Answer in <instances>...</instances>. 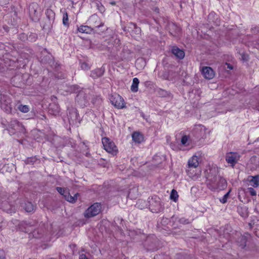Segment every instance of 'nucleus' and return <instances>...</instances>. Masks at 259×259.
I'll use <instances>...</instances> for the list:
<instances>
[{
    "mask_svg": "<svg viewBox=\"0 0 259 259\" xmlns=\"http://www.w3.org/2000/svg\"><path fill=\"white\" fill-rule=\"evenodd\" d=\"M208 188L212 191H219L224 190L227 185L226 180L218 175V171L215 168L209 169L207 177Z\"/></svg>",
    "mask_w": 259,
    "mask_h": 259,
    "instance_id": "nucleus-1",
    "label": "nucleus"
},
{
    "mask_svg": "<svg viewBox=\"0 0 259 259\" xmlns=\"http://www.w3.org/2000/svg\"><path fill=\"white\" fill-rule=\"evenodd\" d=\"M149 208L154 213H158L162 211L164 209V204L160 198L157 196L149 197L148 199Z\"/></svg>",
    "mask_w": 259,
    "mask_h": 259,
    "instance_id": "nucleus-2",
    "label": "nucleus"
},
{
    "mask_svg": "<svg viewBox=\"0 0 259 259\" xmlns=\"http://www.w3.org/2000/svg\"><path fill=\"white\" fill-rule=\"evenodd\" d=\"M143 245L147 251H154L159 248V241L155 235L152 234L147 237Z\"/></svg>",
    "mask_w": 259,
    "mask_h": 259,
    "instance_id": "nucleus-3",
    "label": "nucleus"
},
{
    "mask_svg": "<svg viewBox=\"0 0 259 259\" xmlns=\"http://www.w3.org/2000/svg\"><path fill=\"white\" fill-rule=\"evenodd\" d=\"M91 91L89 90H80L75 98V102L82 108L87 106L89 103Z\"/></svg>",
    "mask_w": 259,
    "mask_h": 259,
    "instance_id": "nucleus-4",
    "label": "nucleus"
},
{
    "mask_svg": "<svg viewBox=\"0 0 259 259\" xmlns=\"http://www.w3.org/2000/svg\"><path fill=\"white\" fill-rule=\"evenodd\" d=\"M67 116L69 124L71 126H78L81 121L77 110L73 107L67 109Z\"/></svg>",
    "mask_w": 259,
    "mask_h": 259,
    "instance_id": "nucleus-5",
    "label": "nucleus"
},
{
    "mask_svg": "<svg viewBox=\"0 0 259 259\" xmlns=\"http://www.w3.org/2000/svg\"><path fill=\"white\" fill-rule=\"evenodd\" d=\"M8 127L7 130L10 135L23 132L24 129L23 125L17 119H12L9 123Z\"/></svg>",
    "mask_w": 259,
    "mask_h": 259,
    "instance_id": "nucleus-6",
    "label": "nucleus"
},
{
    "mask_svg": "<svg viewBox=\"0 0 259 259\" xmlns=\"http://www.w3.org/2000/svg\"><path fill=\"white\" fill-rule=\"evenodd\" d=\"M104 149L108 153L115 155L117 154L118 150L114 143L109 138L104 137L102 139Z\"/></svg>",
    "mask_w": 259,
    "mask_h": 259,
    "instance_id": "nucleus-7",
    "label": "nucleus"
},
{
    "mask_svg": "<svg viewBox=\"0 0 259 259\" xmlns=\"http://www.w3.org/2000/svg\"><path fill=\"white\" fill-rule=\"evenodd\" d=\"M122 29L125 33H129L132 36L139 35L141 32V28L133 22L127 23L126 26H122Z\"/></svg>",
    "mask_w": 259,
    "mask_h": 259,
    "instance_id": "nucleus-8",
    "label": "nucleus"
},
{
    "mask_svg": "<svg viewBox=\"0 0 259 259\" xmlns=\"http://www.w3.org/2000/svg\"><path fill=\"white\" fill-rule=\"evenodd\" d=\"M101 207L100 203H94L85 210L84 217L86 218H90L97 215L100 213Z\"/></svg>",
    "mask_w": 259,
    "mask_h": 259,
    "instance_id": "nucleus-9",
    "label": "nucleus"
},
{
    "mask_svg": "<svg viewBox=\"0 0 259 259\" xmlns=\"http://www.w3.org/2000/svg\"><path fill=\"white\" fill-rule=\"evenodd\" d=\"M110 100L111 104L117 109H122L125 107L123 98L118 94L112 95Z\"/></svg>",
    "mask_w": 259,
    "mask_h": 259,
    "instance_id": "nucleus-10",
    "label": "nucleus"
},
{
    "mask_svg": "<svg viewBox=\"0 0 259 259\" xmlns=\"http://www.w3.org/2000/svg\"><path fill=\"white\" fill-rule=\"evenodd\" d=\"M39 6L37 3H33L29 6V14L31 19L34 22L39 20V12H38Z\"/></svg>",
    "mask_w": 259,
    "mask_h": 259,
    "instance_id": "nucleus-11",
    "label": "nucleus"
},
{
    "mask_svg": "<svg viewBox=\"0 0 259 259\" xmlns=\"http://www.w3.org/2000/svg\"><path fill=\"white\" fill-rule=\"evenodd\" d=\"M45 52L41 53L40 57V61L42 64H48L52 66L54 64V58L53 55L48 53L46 49L44 50Z\"/></svg>",
    "mask_w": 259,
    "mask_h": 259,
    "instance_id": "nucleus-12",
    "label": "nucleus"
},
{
    "mask_svg": "<svg viewBox=\"0 0 259 259\" xmlns=\"http://www.w3.org/2000/svg\"><path fill=\"white\" fill-rule=\"evenodd\" d=\"M240 158V155L236 152H229L227 153L226 156V161L234 166Z\"/></svg>",
    "mask_w": 259,
    "mask_h": 259,
    "instance_id": "nucleus-13",
    "label": "nucleus"
},
{
    "mask_svg": "<svg viewBox=\"0 0 259 259\" xmlns=\"http://www.w3.org/2000/svg\"><path fill=\"white\" fill-rule=\"evenodd\" d=\"M250 237L251 235L250 234L245 233L244 235H240L237 238L236 243L240 248L243 249L246 247L247 241Z\"/></svg>",
    "mask_w": 259,
    "mask_h": 259,
    "instance_id": "nucleus-14",
    "label": "nucleus"
},
{
    "mask_svg": "<svg viewBox=\"0 0 259 259\" xmlns=\"http://www.w3.org/2000/svg\"><path fill=\"white\" fill-rule=\"evenodd\" d=\"M90 22L93 24V28H94L95 32L100 33V32H97L95 28H100L104 26V23L100 21V18L96 15L91 16L89 19Z\"/></svg>",
    "mask_w": 259,
    "mask_h": 259,
    "instance_id": "nucleus-15",
    "label": "nucleus"
},
{
    "mask_svg": "<svg viewBox=\"0 0 259 259\" xmlns=\"http://www.w3.org/2000/svg\"><path fill=\"white\" fill-rule=\"evenodd\" d=\"M46 233V229L44 225L42 224L36 229H35L31 232L32 236L35 238H40L43 237Z\"/></svg>",
    "mask_w": 259,
    "mask_h": 259,
    "instance_id": "nucleus-16",
    "label": "nucleus"
},
{
    "mask_svg": "<svg viewBox=\"0 0 259 259\" xmlns=\"http://www.w3.org/2000/svg\"><path fill=\"white\" fill-rule=\"evenodd\" d=\"M192 134L195 137L197 140L203 138L205 136V128L204 126L199 125L195 127L192 132Z\"/></svg>",
    "mask_w": 259,
    "mask_h": 259,
    "instance_id": "nucleus-17",
    "label": "nucleus"
},
{
    "mask_svg": "<svg viewBox=\"0 0 259 259\" xmlns=\"http://www.w3.org/2000/svg\"><path fill=\"white\" fill-rule=\"evenodd\" d=\"M203 76L208 79H212L214 76V71L210 67H203L201 70Z\"/></svg>",
    "mask_w": 259,
    "mask_h": 259,
    "instance_id": "nucleus-18",
    "label": "nucleus"
},
{
    "mask_svg": "<svg viewBox=\"0 0 259 259\" xmlns=\"http://www.w3.org/2000/svg\"><path fill=\"white\" fill-rule=\"evenodd\" d=\"M208 20L210 23H212L215 26H219L221 23L218 15L213 12H211L209 14Z\"/></svg>",
    "mask_w": 259,
    "mask_h": 259,
    "instance_id": "nucleus-19",
    "label": "nucleus"
},
{
    "mask_svg": "<svg viewBox=\"0 0 259 259\" xmlns=\"http://www.w3.org/2000/svg\"><path fill=\"white\" fill-rule=\"evenodd\" d=\"M105 72L104 67L95 69L91 71L90 76L93 79H96L102 76Z\"/></svg>",
    "mask_w": 259,
    "mask_h": 259,
    "instance_id": "nucleus-20",
    "label": "nucleus"
},
{
    "mask_svg": "<svg viewBox=\"0 0 259 259\" xmlns=\"http://www.w3.org/2000/svg\"><path fill=\"white\" fill-rule=\"evenodd\" d=\"M171 52L172 54L180 59H182L185 57V53L183 50L179 49L177 46L172 47Z\"/></svg>",
    "mask_w": 259,
    "mask_h": 259,
    "instance_id": "nucleus-21",
    "label": "nucleus"
},
{
    "mask_svg": "<svg viewBox=\"0 0 259 259\" xmlns=\"http://www.w3.org/2000/svg\"><path fill=\"white\" fill-rule=\"evenodd\" d=\"M169 32L172 36H176L181 30L180 28L175 23H171L168 25Z\"/></svg>",
    "mask_w": 259,
    "mask_h": 259,
    "instance_id": "nucleus-22",
    "label": "nucleus"
},
{
    "mask_svg": "<svg viewBox=\"0 0 259 259\" xmlns=\"http://www.w3.org/2000/svg\"><path fill=\"white\" fill-rule=\"evenodd\" d=\"M77 31L81 33L91 34L95 33L94 28L87 25H81L77 28Z\"/></svg>",
    "mask_w": 259,
    "mask_h": 259,
    "instance_id": "nucleus-23",
    "label": "nucleus"
},
{
    "mask_svg": "<svg viewBox=\"0 0 259 259\" xmlns=\"http://www.w3.org/2000/svg\"><path fill=\"white\" fill-rule=\"evenodd\" d=\"M22 207L27 212H34L35 206L29 201H26L22 204Z\"/></svg>",
    "mask_w": 259,
    "mask_h": 259,
    "instance_id": "nucleus-24",
    "label": "nucleus"
},
{
    "mask_svg": "<svg viewBox=\"0 0 259 259\" xmlns=\"http://www.w3.org/2000/svg\"><path fill=\"white\" fill-rule=\"evenodd\" d=\"M132 52L127 48H124L120 53L122 60H130L132 57Z\"/></svg>",
    "mask_w": 259,
    "mask_h": 259,
    "instance_id": "nucleus-25",
    "label": "nucleus"
},
{
    "mask_svg": "<svg viewBox=\"0 0 259 259\" xmlns=\"http://www.w3.org/2000/svg\"><path fill=\"white\" fill-rule=\"evenodd\" d=\"M60 107L58 104L53 103L50 104L49 112L53 115H57L60 112Z\"/></svg>",
    "mask_w": 259,
    "mask_h": 259,
    "instance_id": "nucleus-26",
    "label": "nucleus"
},
{
    "mask_svg": "<svg viewBox=\"0 0 259 259\" xmlns=\"http://www.w3.org/2000/svg\"><path fill=\"white\" fill-rule=\"evenodd\" d=\"M199 158L197 156H193L188 162V167L189 168H196L198 166Z\"/></svg>",
    "mask_w": 259,
    "mask_h": 259,
    "instance_id": "nucleus-27",
    "label": "nucleus"
},
{
    "mask_svg": "<svg viewBox=\"0 0 259 259\" xmlns=\"http://www.w3.org/2000/svg\"><path fill=\"white\" fill-rule=\"evenodd\" d=\"M79 195V194L78 193L75 194L74 196H71L69 192V191L66 193L65 195L64 196V199L72 203H74L76 202L77 199V197Z\"/></svg>",
    "mask_w": 259,
    "mask_h": 259,
    "instance_id": "nucleus-28",
    "label": "nucleus"
},
{
    "mask_svg": "<svg viewBox=\"0 0 259 259\" xmlns=\"http://www.w3.org/2000/svg\"><path fill=\"white\" fill-rule=\"evenodd\" d=\"M248 178H250V179H248V181L251 186L254 188L257 187L259 186V175L254 176H250Z\"/></svg>",
    "mask_w": 259,
    "mask_h": 259,
    "instance_id": "nucleus-29",
    "label": "nucleus"
},
{
    "mask_svg": "<svg viewBox=\"0 0 259 259\" xmlns=\"http://www.w3.org/2000/svg\"><path fill=\"white\" fill-rule=\"evenodd\" d=\"M133 140L138 143H141L143 141V136L139 132H135L132 134Z\"/></svg>",
    "mask_w": 259,
    "mask_h": 259,
    "instance_id": "nucleus-30",
    "label": "nucleus"
},
{
    "mask_svg": "<svg viewBox=\"0 0 259 259\" xmlns=\"http://www.w3.org/2000/svg\"><path fill=\"white\" fill-rule=\"evenodd\" d=\"M45 14L46 15V19L49 20L50 22L48 25H49L51 21H54L55 14L51 9H47Z\"/></svg>",
    "mask_w": 259,
    "mask_h": 259,
    "instance_id": "nucleus-31",
    "label": "nucleus"
},
{
    "mask_svg": "<svg viewBox=\"0 0 259 259\" xmlns=\"http://www.w3.org/2000/svg\"><path fill=\"white\" fill-rule=\"evenodd\" d=\"M139 80L138 78L135 77L133 79V83L131 87V90L134 93H136L138 91V85Z\"/></svg>",
    "mask_w": 259,
    "mask_h": 259,
    "instance_id": "nucleus-32",
    "label": "nucleus"
},
{
    "mask_svg": "<svg viewBox=\"0 0 259 259\" xmlns=\"http://www.w3.org/2000/svg\"><path fill=\"white\" fill-rule=\"evenodd\" d=\"M251 32L253 39H259V26H254L251 28Z\"/></svg>",
    "mask_w": 259,
    "mask_h": 259,
    "instance_id": "nucleus-33",
    "label": "nucleus"
},
{
    "mask_svg": "<svg viewBox=\"0 0 259 259\" xmlns=\"http://www.w3.org/2000/svg\"><path fill=\"white\" fill-rule=\"evenodd\" d=\"M102 102V100L100 96L96 95L92 99V103L97 106H100Z\"/></svg>",
    "mask_w": 259,
    "mask_h": 259,
    "instance_id": "nucleus-34",
    "label": "nucleus"
},
{
    "mask_svg": "<svg viewBox=\"0 0 259 259\" xmlns=\"http://www.w3.org/2000/svg\"><path fill=\"white\" fill-rule=\"evenodd\" d=\"M37 160V157L35 156H32L28 157L24 160V163L26 164L33 165Z\"/></svg>",
    "mask_w": 259,
    "mask_h": 259,
    "instance_id": "nucleus-35",
    "label": "nucleus"
},
{
    "mask_svg": "<svg viewBox=\"0 0 259 259\" xmlns=\"http://www.w3.org/2000/svg\"><path fill=\"white\" fill-rule=\"evenodd\" d=\"M157 93L158 96L161 97H166L169 95V93L161 89H158L157 91Z\"/></svg>",
    "mask_w": 259,
    "mask_h": 259,
    "instance_id": "nucleus-36",
    "label": "nucleus"
},
{
    "mask_svg": "<svg viewBox=\"0 0 259 259\" xmlns=\"http://www.w3.org/2000/svg\"><path fill=\"white\" fill-rule=\"evenodd\" d=\"M178 197L179 195L178 194L177 191L175 189H172L170 194V199L175 202H176L178 200Z\"/></svg>",
    "mask_w": 259,
    "mask_h": 259,
    "instance_id": "nucleus-37",
    "label": "nucleus"
},
{
    "mask_svg": "<svg viewBox=\"0 0 259 259\" xmlns=\"http://www.w3.org/2000/svg\"><path fill=\"white\" fill-rule=\"evenodd\" d=\"M19 225L21 229H22L23 228H24V231L28 232L29 231L27 228L30 226L29 225V224L27 223L26 222L22 221L19 223Z\"/></svg>",
    "mask_w": 259,
    "mask_h": 259,
    "instance_id": "nucleus-38",
    "label": "nucleus"
},
{
    "mask_svg": "<svg viewBox=\"0 0 259 259\" xmlns=\"http://www.w3.org/2000/svg\"><path fill=\"white\" fill-rule=\"evenodd\" d=\"M18 109L23 113H27L29 110V107L28 105H19Z\"/></svg>",
    "mask_w": 259,
    "mask_h": 259,
    "instance_id": "nucleus-39",
    "label": "nucleus"
},
{
    "mask_svg": "<svg viewBox=\"0 0 259 259\" xmlns=\"http://www.w3.org/2000/svg\"><path fill=\"white\" fill-rule=\"evenodd\" d=\"M37 38V35L35 33L30 32L28 35V41L30 42L35 41Z\"/></svg>",
    "mask_w": 259,
    "mask_h": 259,
    "instance_id": "nucleus-40",
    "label": "nucleus"
},
{
    "mask_svg": "<svg viewBox=\"0 0 259 259\" xmlns=\"http://www.w3.org/2000/svg\"><path fill=\"white\" fill-rule=\"evenodd\" d=\"M56 190L61 195H63V197L65 195L66 193L69 191L68 189L64 188L57 187H56Z\"/></svg>",
    "mask_w": 259,
    "mask_h": 259,
    "instance_id": "nucleus-41",
    "label": "nucleus"
},
{
    "mask_svg": "<svg viewBox=\"0 0 259 259\" xmlns=\"http://www.w3.org/2000/svg\"><path fill=\"white\" fill-rule=\"evenodd\" d=\"M230 192L231 190H230L226 194H225L222 198L220 199V201L222 203L224 204L227 202L228 198L229 197Z\"/></svg>",
    "mask_w": 259,
    "mask_h": 259,
    "instance_id": "nucleus-42",
    "label": "nucleus"
},
{
    "mask_svg": "<svg viewBox=\"0 0 259 259\" xmlns=\"http://www.w3.org/2000/svg\"><path fill=\"white\" fill-rule=\"evenodd\" d=\"M49 20L47 19H45V23L43 25V29H50L51 27H52V24L54 22V21H51L50 22V24L49 25Z\"/></svg>",
    "mask_w": 259,
    "mask_h": 259,
    "instance_id": "nucleus-43",
    "label": "nucleus"
},
{
    "mask_svg": "<svg viewBox=\"0 0 259 259\" xmlns=\"http://www.w3.org/2000/svg\"><path fill=\"white\" fill-rule=\"evenodd\" d=\"M63 23L65 26H68V15L67 12L64 13L63 16Z\"/></svg>",
    "mask_w": 259,
    "mask_h": 259,
    "instance_id": "nucleus-44",
    "label": "nucleus"
},
{
    "mask_svg": "<svg viewBox=\"0 0 259 259\" xmlns=\"http://www.w3.org/2000/svg\"><path fill=\"white\" fill-rule=\"evenodd\" d=\"M18 38L22 41L25 42L26 40H28V34L24 33H20L18 35Z\"/></svg>",
    "mask_w": 259,
    "mask_h": 259,
    "instance_id": "nucleus-45",
    "label": "nucleus"
},
{
    "mask_svg": "<svg viewBox=\"0 0 259 259\" xmlns=\"http://www.w3.org/2000/svg\"><path fill=\"white\" fill-rule=\"evenodd\" d=\"M96 7L101 13H103L105 12V9L100 2L96 3Z\"/></svg>",
    "mask_w": 259,
    "mask_h": 259,
    "instance_id": "nucleus-46",
    "label": "nucleus"
},
{
    "mask_svg": "<svg viewBox=\"0 0 259 259\" xmlns=\"http://www.w3.org/2000/svg\"><path fill=\"white\" fill-rule=\"evenodd\" d=\"M80 67L82 69L84 70H88L90 68L89 64L85 62H80Z\"/></svg>",
    "mask_w": 259,
    "mask_h": 259,
    "instance_id": "nucleus-47",
    "label": "nucleus"
},
{
    "mask_svg": "<svg viewBox=\"0 0 259 259\" xmlns=\"http://www.w3.org/2000/svg\"><path fill=\"white\" fill-rule=\"evenodd\" d=\"M188 140V137L186 135L183 136L181 139V144L183 145H186Z\"/></svg>",
    "mask_w": 259,
    "mask_h": 259,
    "instance_id": "nucleus-48",
    "label": "nucleus"
},
{
    "mask_svg": "<svg viewBox=\"0 0 259 259\" xmlns=\"http://www.w3.org/2000/svg\"><path fill=\"white\" fill-rule=\"evenodd\" d=\"M248 192L250 193L251 196H256V191L252 187L248 188Z\"/></svg>",
    "mask_w": 259,
    "mask_h": 259,
    "instance_id": "nucleus-49",
    "label": "nucleus"
},
{
    "mask_svg": "<svg viewBox=\"0 0 259 259\" xmlns=\"http://www.w3.org/2000/svg\"><path fill=\"white\" fill-rule=\"evenodd\" d=\"M179 223L182 224H188L189 223V221L188 219L184 218L180 219L179 221Z\"/></svg>",
    "mask_w": 259,
    "mask_h": 259,
    "instance_id": "nucleus-50",
    "label": "nucleus"
},
{
    "mask_svg": "<svg viewBox=\"0 0 259 259\" xmlns=\"http://www.w3.org/2000/svg\"><path fill=\"white\" fill-rule=\"evenodd\" d=\"M151 9L156 14H157L159 17H161L160 10L157 7H154Z\"/></svg>",
    "mask_w": 259,
    "mask_h": 259,
    "instance_id": "nucleus-51",
    "label": "nucleus"
},
{
    "mask_svg": "<svg viewBox=\"0 0 259 259\" xmlns=\"http://www.w3.org/2000/svg\"><path fill=\"white\" fill-rule=\"evenodd\" d=\"M1 124H2L3 127L4 128H6V130H7V128H8L9 123L7 120L3 119L1 121Z\"/></svg>",
    "mask_w": 259,
    "mask_h": 259,
    "instance_id": "nucleus-52",
    "label": "nucleus"
},
{
    "mask_svg": "<svg viewBox=\"0 0 259 259\" xmlns=\"http://www.w3.org/2000/svg\"><path fill=\"white\" fill-rule=\"evenodd\" d=\"M21 78V77L20 76L16 75L11 78V82L15 83L16 80H19Z\"/></svg>",
    "mask_w": 259,
    "mask_h": 259,
    "instance_id": "nucleus-53",
    "label": "nucleus"
},
{
    "mask_svg": "<svg viewBox=\"0 0 259 259\" xmlns=\"http://www.w3.org/2000/svg\"><path fill=\"white\" fill-rule=\"evenodd\" d=\"M0 259H6V255L5 252L0 250Z\"/></svg>",
    "mask_w": 259,
    "mask_h": 259,
    "instance_id": "nucleus-54",
    "label": "nucleus"
},
{
    "mask_svg": "<svg viewBox=\"0 0 259 259\" xmlns=\"http://www.w3.org/2000/svg\"><path fill=\"white\" fill-rule=\"evenodd\" d=\"M36 118L41 120H44L46 119V116L44 114H39L36 115Z\"/></svg>",
    "mask_w": 259,
    "mask_h": 259,
    "instance_id": "nucleus-55",
    "label": "nucleus"
},
{
    "mask_svg": "<svg viewBox=\"0 0 259 259\" xmlns=\"http://www.w3.org/2000/svg\"><path fill=\"white\" fill-rule=\"evenodd\" d=\"M79 259H89L85 254L82 253L79 255Z\"/></svg>",
    "mask_w": 259,
    "mask_h": 259,
    "instance_id": "nucleus-56",
    "label": "nucleus"
},
{
    "mask_svg": "<svg viewBox=\"0 0 259 259\" xmlns=\"http://www.w3.org/2000/svg\"><path fill=\"white\" fill-rule=\"evenodd\" d=\"M226 65L227 66V68H228L230 70L233 69V66L231 64H230V63H226Z\"/></svg>",
    "mask_w": 259,
    "mask_h": 259,
    "instance_id": "nucleus-57",
    "label": "nucleus"
},
{
    "mask_svg": "<svg viewBox=\"0 0 259 259\" xmlns=\"http://www.w3.org/2000/svg\"><path fill=\"white\" fill-rule=\"evenodd\" d=\"M73 88H74V90L75 91V90L78 89V85H75L73 86Z\"/></svg>",
    "mask_w": 259,
    "mask_h": 259,
    "instance_id": "nucleus-58",
    "label": "nucleus"
},
{
    "mask_svg": "<svg viewBox=\"0 0 259 259\" xmlns=\"http://www.w3.org/2000/svg\"><path fill=\"white\" fill-rule=\"evenodd\" d=\"M110 4L111 5L114 6V5H115L116 3H115V2L112 1V2H110Z\"/></svg>",
    "mask_w": 259,
    "mask_h": 259,
    "instance_id": "nucleus-59",
    "label": "nucleus"
},
{
    "mask_svg": "<svg viewBox=\"0 0 259 259\" xmlns=\"http://www.w3.org/2000/svg\"><path fill=\"white\" fill-rule=\"evenodd\" d=\"M86 156L88 157H90L91 156V154L90 153H87Z\"/></svg>",
    "mask_w": 259,
    "mask_h": 259,
    "instance_id": "nucleus-60",
    "label": "nucleus"
},
{
    "mask_svg": "<svg viewBox=\"0 0 259 259\" xmlns=\"http://www.w3.org/2000/svg\"><path fill=\"white\" fill-rule=\"evenodd\" d=\"M242 59H243V60H245V59H245V55H243L242 56Z\"/></svg>",
    "mask_w": 259,
    "mask_h": 259,
    "instance_id": "nucleus-61",
    "label": "nucleus"
},
{
    "mask_svg": "<svg viewBox=\"0 0 259 259\" xmlns=\"http://www.w3.org/2000/svg\"><path fill=\"white\" fill-rule=\"evenodd\" d=\"M141 116H142L143 118H144V117H144V114L143 112H142V113H141Z\"/></svg>",
    "mask_w": 259,
    "mask_h": 259,
    "instance_id": "nucleus-62",
    "label": "nucleus"
},
{
    "mask_svg": "<svg viewBox=\"0 0 259 259\" xmlns=\"http://www.w3.org/2000/svg\"><path fill=\"white\" fill-rule=\"evenodd\" d=\"M259 141V137L257 138L256 140L255 141V142H258Z\"/></svg>",
    "mask_w": 259,
    "mask_h": 259,
    "instance_id": "nucleus-63",
    "label": "nucleus"
},
{
    "mask_svg": "<svg viewBox=\"0 0 259 259\" xmlns=\"http://www.w3.org/2000/svg\"><path fill=\"white\" fill-rule=\"evenodd\" d=\"M107 30V29H106V28L104 29L103 30H102L101 31V32H103L105 31V30Z\"/></svg>",
    "mask_w": 259,
    "mask_h": 259,
    "instance_id": "nucleus-64",
    "label": "nucleus"
}]
</instances>
